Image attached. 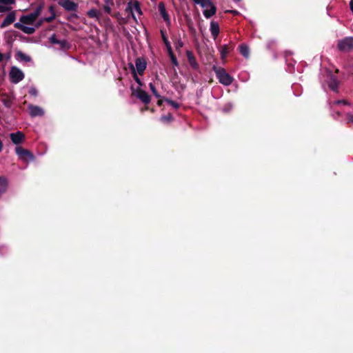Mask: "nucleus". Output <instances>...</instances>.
I'll use <instances>...</instances> for the list:
<instances>
[{"mask_svg": "<svg viewBox=\"0 0 353 353\" xmlns=\"http://www.w3.org/2000/svg\"><path fill=\"white\" fill-rule=\"evenodd\" d=\"M3 57L4 55L1 52H0V62L2 61Z\"/></svg>", "mask_w": 353, "mask_h": 353, "instance_id": "nucleus-48", "label": "nucleus"}, {"mask_svg": "<svg viewBox=\"0 0 353 353\" xmlns=\"http://www.w3.org/2000/svg\"><path fill=\"white\" fill-rule=\"evenodd\" d=\"M16 57L20 61L30 62L32 61V58L29 55L20 50L17 52Z\"/></svg>", "mask_w": 353, "mask_h": 353, "instance_id": "nucleus-20", "label": "nucleus"}, {"mask_svg": "<svg viewBox=\"0 0 353 353\" xmlns=\"http://www.w3.org/2000/svg\"><path fill=\"white\" fill-rule=\"evenodd\" d=\"M43 8V3H41L37 6L36 10L33 12L30 13V14L34 18L35 20L41 14Z\"/></svg>", "mask_w": 353, "mask_h": 353, "instance_id": "nucleus-25", "label": "nucleus"}, {"mask_svg": "<svg viewBox=\"0 0 353 353\" xmlns=\"http://www.w3.org/2000/svg\"><path fill=\"white\" fill-rule=\"evenodd\" d=\"M8 188V179L4 176H0V197L5 194Z\"/></svg>", "mask_w": 353, "mask_h": 353, "instance_id": "nucleus-16", "label": "nucleus"}, {"mask_svg": "<svg viewBox=\"0 0 353 353\" xmlns=\"http://www.w3.org/2000/svg\"><path fill=\"white\" fill-rule=\"evenodd\" d=\"M186 54H187L188 62H189L190 65H191V67L194 70H197L199 68V64H198L193 53L191 51H187Z\"/></svg>", "mask_w": 353, "mask_h": 353, "instance_id": "nucleus-17", "label": "nucleus"}, {"mask_svg": "<svg viewBox=\"0 0 353 353\" xmlns=\"http://www.w3.org/2000/svg\"><path fill=\"white\" fill-rule=\"evenodd\" d=\"M6 58H7V59H10V54H8L6 55Z\"/></svg>", "mask_w": 353, "mask_h": 353, "instance_id": "nucleus-53", "label": "nucleus"}, {"mask_svg": "<svg viewBox=\"0 0 353 353\" xmlns=\"http://www.w3.org/2000/svg\"><path fill=\"white\" fill-rule=\"evenodd\" d=\"M336 114V115H337V116H339H339H341V114L340 112H337Z\"/></svg>", "mask_w": 353, "mask_h": 353, "instance_id": "nucleus-54", "label": "nucleus"}, {"mask_svg": "<svg viewBox=\"0 0 353 353\" xmlns=\"http://www.w3.org/2000/svg\"><path fill=\"white\" fill-rule=\"evenodd\" d=\"M173 120V117L172 114L169 113L166 115H163L161 117V121L165 123L170 122Z\"/></svg>", "mask_w": 353, "mask_h": 353, "instance_id": "nucleus-29", "label": "nucleus"}, {"mask_svg": "<svg viewBox=\"0 0 353 353\" xmlns=\"http://www.w3.org/2000/svg\"><path fill=\"white\" fill-rule=\"evenodd\" d=\"M10 81L13 83H18L24 78L23 72L16 66H12L10 72Z\"/></svg>", "mask_w": 353, "mask_h": 353, "instance_id": "nucleus-5", "label": "nucleus"}, {"mask_svg": "<svg viewBox=\"0 0 353 353\" xmlns=\"http://www.w3.org/2000/svg\"><path fill=\"white\" fill-rule=\"evenodd\" d=\"M55 17H56V14L54 12H53V14L51 16L44 18L43 20H44V21L50 23L54 19Z\"/></svg>", "mask_w": 353, "mask_h": 353, "instance_id": "nucleus-36", "label": "nucleus"}, {"mask_svg": "<svg viewBox=\"0 0 353 353\" xmlns=\"http://www.w3.org/2000/svg\"><path fill=\"white\" fill-rule=\"evenodd\" d=\"M159 100L157 101V105L159 106H161L163 103V101H165V99H160V98H158Z\"/></svg>", "mask_w": 353, "mask_h": 353, "instance_id": "nucleus-44", "label": "nucleus"}, {"mask_svg": "<svg viewBox=\"0 0 353 353\" xmlns=\"http://www.w3.org/2000/svg\"><path fill=\"white\" fill-rule=\"evenodd\" d=\"M29 114L32 117H41L44 114V111L37 105L30 104L28 105Z\"/></svg>", "mask_w": 353, "mask_h": 353, "instance_id": "nucleus-9", "label": "nucleus"}, {"mask_svg": "<svg viewBox=\"0 0 353 353\" xmlns=\"http://www.w3.org/2000/svg\"><path fill=\"white\" fill-rule=\"evenodd\" d=\"M16 19L15 11L9 12L1 24V28H4L14 22Z\"/></svg>", "mask_w": 353, "mask_h": 353, "instance_id": "nucleus-11", "label": "nucleus"}, {"mask_svg": "<svg viewBox=\"0 0 353 353\" xmlns=\"http://www.w3.org/2000/svg\"><path fill=\"white\" fill-rule=\"evenodd\" d=\"M150 89L152 94L157 97V98H161V95L157 92L154 85L152 83H150L149 84Z\"/></svg>", "mask_w": 353, "mask_h": 353, "instance_id": "nucleus-31", "label": "nucleus"}, {"mask_svg": "<svg viewBox=\"0 0 353 353\" xmlns=\"http://www.w3.org/2000/svg\"><path fill=\"white\" fill-rule=\"evenodd\" d=\"M50 41L51 43L52 44H57V43H59V39H58L56 37V34H53L50 37Z\"/></svg>", "mask_w": 353, "mask_h": 353, "instance_id": "nucleus-34", "label": "nucleus"}, {"mask_svg": "<svg viewBox=\"0 0 353 353\" xmlns=\"http://www.w3.org/2000/svg\"><path fill=\"white\" fill-rule=\"evenodd\" d=\"M165 101L168 103L170 104V105H172L173 108H174L175 109H178L179 108V104L174 101H172L171 99H165Z\"/></svg>", "mask_w": 353, "mask_h": 353, "instance_id": "nucleus-33", "label": "nucleus"}, {"mask_svg": "<svg viewBox=\"0 0 353 353\" xmlns=\"http://www.w3.org/2000/svg\"><path fill=\"white\" fill-rule=\"evenodd\" d=\"M36 20L30 14L27 15H22L19 21L22 23L23 24L26 25H32Z\"/></svg>", "mask_w": 353, "mask_h": 353, "instance_id": "nucleus-19", "label": "nucleus"}, {"mask_svg": "<svg viewBox=\"0 0 353 353\" xmlns=\"http://www.w3.org/2000/svg\"><path fill=\"white\" fill-rule=\"evenodd\" d=\"M10 138L13 143L18 145L25 139V135L22 132L18 131L14 133H11Z\"/></svg>", "mask_w": 353, "mask_h": 353, "instance_id": "nucleus-13", "label": "nucleus"}, {"mask_svg": "<svg viewBox=\"0 0 353 353\" xmlns=\"http://www.w3.org/2000/svg\"><path fill=\"white\" fill-rule=\"evenodd\" d=\"M241 0H234L235 2H239Z\"/></svg>", "mask_w": 353, "mask_h": 353, "instance_id": "nucleus-55", "label": "nucleus"}, {"mask_svg": "<svg viewBox=\"0 0 353 353\" xmlns=\"http://www.w3.org/2000/svg\"><path fill=\"white\" fill-rule=\"evenodd\" d=\"M171 61L173 63V65H174L175 66H178L179 65V63H178V61H177V59H176V57L172 58L171 59Z\"/></svg>", "mask_w": 353, "mask_h": 353, "instance_id": "nucleus-42", "label": "nucleus"}, {"mask_svg": "<svg viewBox=\"0 0 353 353\" xmlns=\"http://www.w3.org/2000/svg\"><path fill=\"white\" fill-rule=\"evenodd\" d=\"M135 65L137 72L140 75H142L146 68L147 63L145 60L143 58L141 57L137 58L135 61Z\"/></svg>", "mask_w": 353, "mask_h": 353, "instance_id": "nucleus-12", "label": "nucleus"}, {"mask_svg": "<svg viewBox=\"0 0 353 353\" xmlns=\"http://www.w3.org/2000/svg\"><path fill=\"white\" fill-rule=\"evenodd\" d=\"M168 53L169 54V57L170 58V59L174 57H176L172 51V49H170V50H168Z\"/></svg>", "mask_w": 353, "mask_h": 353, "instance_id": "nucleus-43", "label": "nucleus"}, {"mask_svg": "<svg viewBox=\"0 0 353 353\" xmlns=\"http://www.w3.org/2000/svg\"><path fill=\"white\" fill-rule=\"evenodd\" d=\"M346 119L347 123H352L353 124V114L347 113L346 114Z\"/></svg>", "mask_w": 353, "mask_h": 353, "instance_id": "nucleus-37", "label": "nucleus"}, {"mask_svg": "<svg viewBox=\"0 0 353 353\" xmlns=\"http://www.w3.org/2000/svg\"><path fill=\"white\" fill-rule=\"evenodd\" d=\"M210 32H211L212 37L215 39L218 37V35L220 32L219 26L217 22L214 21H211Z\"/></svg>", "mask_w": 353, "mask_h": 353, "instance_id": "nucleus-18", "label": "nucleus"}, {"mask_svg": "<svg viewBox=\"0 0 353 353\" xmlns=\"http://www.w3.org/2000/svg\"><path fill=\"white\" fill-rule=\"evenodd\" d=\"M62 50H66L70 48V45L66 40H59V43H58Z\"/></svg>", "mask_w": 353, "mask_h": 353, "instance_id": "nucleus-32", "label": "nucleus"}, {"mask_svg": "<svg viewBox=\"0 0 353 353\" xmlns=\"http://www.w3.org/2000/svg\"><path fill=\"white\" fill-rule=\"evenodd\" d=\"M103 10L106 13L111 14L112 10L110 7L108 6V4H105L103 6Z\"/></svg>", "mask_w": 353, "mask_h": 353, "instance_id": "nucleus-39", "label": "nucleus"}, {"mask_svg": "<svg viewBox=\"0 0 353 353\" xmlns=\"http://www.w3.org/2000/svg\"><path fill=\"white\" fill-rule=\"evenodd\" d=\"M49 10L52 12V14H53V12H54L53 6H50V8H49Z\"/></svg>", "mask_w": 353, "mask_h": 353, "instance_id": "nucleus-47", "label": "nucleus"}, {"mask_svg": "<svg viewBox=\"0 0 353 353\" xmlns=\"http://www.w3.org/2000/svg\"><path fill=\"white\" fill-rule=\"evenodd\" d=\"M161 34L162 37V40L166 47L167 50L172 49L170 41L168 39V37L165 35V31L163 30H161Z\"/></svg>", "mask_w": 353, "mask_h": 353, "instance_id": "nucleus-23", "label": "nucleus"}, {"mask_svg": "<svg viewBox=\"0 0 353 353\" xmlns=\"http://www.w3.org/2000/svg\"><path fill=\"white\" fill-rule=\"evenodd\" d=\"M14 28H17L19 30H21L22 31L24 25L22 23H21V22H17V23H14Z\"/></svg>", "mask_w": 353, "mask_h": 353, "instance_id": "nucleus-38", "label": "nucleus"}, {"mask_svg": "<svg viewBox=\"0 0 353 353\" xmlns=\"http://www.w3.org/2000/svg\"><path fill=\"white\" fill-rule=\"evenodd\" d=\"M233 49L232 47H230L228 45H223L221 48V56L223 59L228 56L230 52Z\"/></svg>", "mask_w": 353, "mask_h": 353, "instance_id": "nucleus-21", "label": "nucleus"}, {"mask_svg": "<svg viewBox=\"0 0 353 353\" xmlns=\"http://www.w3.org/2000/svg\"><path fill=\"white\" fill-rule=\"evenodd\" d=\"M15 152L21 160L26 161L28 158L33 159L32 152L21 146L15 148Z\"/></svg>", "mask_w": 353, "mask_h": 353, "instance_id": "nucleus-7", "label": "nucleus"}, {"mask_svg": "<svg viewBox=\"0 0 353 353\" xmlns=\"http://www.w3.org/2000/svg\"><path fill=\"white\" fill-rule=\"evenodd\" d=\"M43 8V3H41L37 6L36 10L33 12L30 13V14L34 18L35 20L41 14Z\"/></svg>", "mask_w": 353, "mask_h": 353, "instance_id": "nucleus-24", "label": "nucleus"}, {"mask_svg": "<svg viewBox=\"0 0 353 353\" xmlns=\"http://www.w3.org/2000/svg\"><path fill=\"white\" fill-rule=\"evenodd\" d=\"M125 11L128 14H130L134 20H136L134 13V12H137L140 15L142 14V11L141 9V4L137 0H134L132 1H130L128 3V6L125 8Z\"/></svg>", "mask_w": 353, "mask_h": 353, "instance_id": "nucleus-4", "label": "nucleus"}, {"mask_svg": "<svg viewBox=\"0 0 353 353\" xmlns=\"http://www.w3.org/2000/svg\"><path fill=\"white\" fill-rule=\"evenodd\" d=\"M28 92L30 95L34 97H37L38 94V90L35 87H31Z\"/></svg>", "mask_w": 353, "mask_h": 353, "instance_id": "nucleus-35", "label": "nucleus"}, {"mask_svg": "<svg viewBox=\"0 0 353 353\" xmlns=\"http://www.w3.org/2000/svg\"><path fill=\"white\" fill-rule=\"evenodd\" d=\"M130 69L132 70V74L133 75V78L134 79V81L139 83V85H142V83H141V81L140 80V79L138 77L137 74V72H136V70H135V68L134 67L133 64L132 63H130Z\"/></svg>", "mask_w": 353, "mask_h": 353, "instance_id": "nucleus-26", "label": "nucleus"}, {"mask_svg": "<svg viewBox=\"0 0 353 353\" xmlns=\"http://www.w3.org/2000/svg\"><path fill=\"white\" fill-rule=\"evenodd\" d=\"M183 42H182V41H179V43H178V46H179V47H182V46H183Z\"/></svg>", "mask_w": 353, "mask_h": 353, "instance_id": "nucleus-51", "label": "nucleus"}, {"mask_svg": "<svg viewBox=\"0 0 353 353\" xmlns=\"http://www.w3.org/2000/svg\"><path fill=\"white\" fill-rule=\"evenodd\" d=\"M228 12L232 13L233 15H237L239 14V12L237 10H229Z\"/></svg>", "mask_w": 353, "mask_h": 353, "instance_id": "nucleus-46", "label": "nucleus"}, {"mask_svg": "<svg viewBox=\"0 0 353 353\" xmlns=\"http://www.w3.org/2000/svg\"><path fill=\"white\" fill-rule=\"evenodd\" d=\"M158 9H159V11L161 17H163V20L166 23V24L168 26H170V23H171L170 19L169 14H168V12L166 11L165 6V4L163 2H160L159 3Z\"/></svg>", "mask_w": 353, "mask_h": 353, "instance_id": "nucleus-10", "label": "nucleus"}, {"mask_svg": "<svg viewBox=\"0 0 353 353\" xmlns=\"http://www.w3.org/2000/svg\"><path fill=\"white\" fill-rule=\"evenodd\" d=\"M1 101L3 104L7 108H10L12 104V99L8 95H4L1 99Z\"/></svg>", "mask_w": 353, "mask_h": 353, "instance_id": "nucleus-27", "label": "nucleus"}, {"mask_svg": "<svg viewBox=\"0 0 353 353\" xmlns=\"http://www.w3.org/2000/svg\"><path fill=\"white\" fill-rule=\"evenodd\" d=\"M213 70L221 84L228 86L232 83L234 78L224 68L214 65Z\"/></svg>", "mask_w": 353, "mask_h": 353, "instance_id": "nucleus-2", "label": "nucleus"}, {"mask_svg": "<svg viewBox=\"0 0 353 353\" xmlns=\"http://www.w3.org/2000/svg\"><path fill=\"white\" fill-rule=\"evenodd\" d=\"M78 18H79V17L77 14L72 13V14H70V16L68 17V20L72 21L73 19H78Z\"/></svg>", "mask_w": 353, "mask_h": 353, "instance_id": "nucleus-41", "label": "nucleus"}, {"mask_svg": "<svg viewBox=\"0 0 353 353\" xmlns=\"http://www.w3.org/2000/svg\"><path fill=\"white\" fill-rule=\"evenodd\" d=\"M110 1L111 2V3H112V4H113V2H112V0H104V2H105L106 4H108Z\"/></svg>", "mask_w": 353, "mask_h": 353, "instance_id": "nucleus-50", "label": "nucleus"}, {"mask_svg": "<svg viewBox=\"0 0 353 353\" xmlns=\"http://www.w3.org/2000/svg\"><path fill=\"white\" fill-rule=\"evenodd\" d=\"M87 15L90 18H98L99 13V11L96 9H91L87 12Z\"/></svg>", "mask_w": 353, "mask_h": 353, "instance_id": "nucleus-28", "label": "nucleus"}, {"mask_svg": "<svg viewBox=\"0 0 353 353\" xmlns=\"http://www.w3.org/2000/svg\"><path fill=\"white\" fill-rule=\"evenodd\" d=\"M22 32L28 34H32L35 32V28L24 26Z\"/></svg>", "mask_w": 353, "mask_h": 353, "instance_id": "nucleus-30", "label": "nucleus"}, {"mask_svg": "<svg viewBox=\"0 0 353 353\" xmlns=\"http://www.w3.org/2000/svg\"><path fill=\"white\" fill-rule=\"evenodd\" d=\"M339 81L338 80L337 77L334 75L332 74L330 77V80L328 82V86L329 88L334 92H337L339 85Z\"/></svg>", "mask_w": 353, "mask_h": 353, "instance_id": "nucleus-15", "label": "nucleus"}, {"mask_svg": "<svg viewBox=\"0 0 353 353\" xmlns=\"http://www.w3.org/2000/svg\"><path fill=\"white\" fill-rule=\"evenodd\" d=\"M336 104H343V105H350V103L347 100H338L335 101Z\"/></svg>", "mask_w": 353, "mask_h": 353, "instance_id": "nucleus-40", "label": "nucleus"}, {"mask_svg": "<svg viewBox=\"0 0 353 353\" xmlns=\"http://www.w3.org/2000/svg\"><path fill=\"white\" fill-rule=\"evenodd\" d=\"M43 21H44L43 19L39 20V21L37 22V23L35 25V27L37 28H39L42 25Z\"/></svg>", "mask_w": 353, "mask_h": 353, "instance_id": "nucleus-45", "label": "nucleus"}, {"mask_svg": "<svg viewBox=\"0 0 353 353\" xmlns=\"http://www.w3.org/2000/svg\"><path fill=\"white\" fill-rule=\"evenodd\" d=\"M137 97L144 104H148L151 101L150 96L143 90L138 88L136 91Z\"/></svg>", "mask_w": 353, "mask_h": 353, "instance_id": "nucleus-8", "label": "nucleus"}, {"mask_svg": "<svg viewBox=\"0 0 353 353\" xmlns=\"http://www.w3.org/2000/svg\"><path fill=\"white\" fill-rule=\"evenodd\" d=\"M59 5L63 8L66 11L76 12L78 10V3L71 0H60Z\"/></svg>", "mask_w": 353, "mask_h": 353, "instance_id": "nucleus-6", "label": "nucleus"}, {"mask_svg": "<svg viewBox=\"0 0 353 353\" xmlns=\"http://www.w3.org/2000/svg\"><path fill=\"white\" fill-rule=\"evenodd\" d=\"M114 17H117V18H119V17L120 16V14L119 12L116 13L115 14L113 15Z\"/></svg>", "mask_w": 353, "mask_h": 353, "instance_id": "nucleus-52", "label": "nucleus"}, {"mask_svg": "<svg viewBox=\"0 0 353 353\" xmlns=\"http://www.w3.org/2000/svg\"><path fill=\"white\" fill-rule=\"evenodd\" d=\"M196 4L200 5L203 10L205 18L210 19L216 12V7L210 0H193Z\"/></svg>", "mask_w": 353, "mask_h": 353, "instance_id": "nucleus-1", "label": "nucleus"}, {"mask_svg": "<svg viewBox=\"0 0 353 353\" xmlns=\"http://www.w3.org/2000/svg\"><path fill=\"white\" fill-rule=\"evenodd\" d=\"M15 3V0H0V12H6L11 10L12 8L8 6Z\"/></svg>", "mask_w": 353, "mask_h": 353, "instance_id": "nucleus-14", "label": "nucleus"}, {"mask_svg": "<svg viewBox=\"0 0 353 353\" xmlns=\"http://www.w3.org/2000/svg\"><path fill=\"white\" fill-rule=\"evenodd\" d=\"M337 48L342 52H349L353 50V37H347L338 41Z\"/></svg>", "mask_w": 353, "mask_h": 353, "instance_id": "nucleus-3", "label": "nucleus"}, {"mask_svg": "<svg viewBox=\"0 0 353 353\" xmlns=\"http://www.w3.org/2000/svg\"><path fill=\"white\" fill-rule=\"evenodd\" d=\"M240 53L245 58H248L250 54V50L248 46L245 44H241L239 46Z\"/></svg>", "mask_w": 353, "mask_h": 353, "instance_id": "nucleus-22", "label": "nucleus"}, {"mask_svg": "<svg viewBox=\"0 0 353 353\" xmlns=\"http://www.w3.org/2000/svg\"><path fill=\"white\" fill-rule=\"evenodd\" d=\"M3 150V143L2 141L0 140V152Z\"/></svg>", "mask_w": 353, "mask_h": 353, "instance_id": "nucleus-49", "label": "nucleus"}]
</instances>
